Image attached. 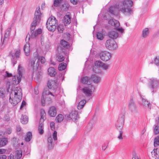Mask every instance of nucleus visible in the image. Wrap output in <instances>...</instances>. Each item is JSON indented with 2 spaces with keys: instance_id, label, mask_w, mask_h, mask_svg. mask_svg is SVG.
<instances>
[{
  "instance_id": "obj_61",
  "label": "nucleus",
  "mask_w": 159,
  "mask_h": 159,
  "mask_svg": "<svg viewBox=\"0 0 159 159\" xmlns=\"http://www.w3.org/2000/svg\"><path fill=\"white\" fill-rule=\"evenodd\" d=\"M26 103L24 100H23L22 102V104L20 107V109H21L24 106L26 105Z\"/></svg>"
},
{
  "instance_id": "obj_40",
  "label": "nucleus",
  "mask_w": 159,
  "mask_h": 159,
  "mask_svg": "<svg viewBox=\"0 0 159 159\" xmlns=\"http://www.w3.org/2000/svg\"><path fill=\"white\" fill-rule=\"evenodd\" d=\"M22 156V152L21 150L16 152L15 157L17 159H20Z\"/></svg>"
},
{
  "instance_id": "obj_33",
  "label": "nucleus",
  "mask_w": 159,
  "mask_h": 159,
  "mask_svg": "<svg viewBox=\"0 0 159 159\" xmlns=\"http://www.w3.org/2000/svg\"><path fill=\"white\" fill-rule=\"evenodd\" d=\"M43 126L44 125L43 123H39L38 129L39 130V132L40 134H42L43 133Z\"/></svg>"
},
{
  "instance_id": "obj_4",
  "label": "nucleus",
  "mask_w": 159,
  "mask_h": 159,
  "mask_svg": "<svg viewBox=\"0 0 159 159\" xmlns=\"http://www.w3.org/2000/svg\"><path fill=\"white\" fill-rule=\"evenodd\" d=\"M57 21L54 16H51L48 20L46 23V27L48 30L51 31L53 32L56 28V25Z\"/></svg>"
},
{
  "instance_id": "obj_54",
  "label": "nucleus",
  "mask_w": 159,
  "mask_h": 159,
  "mask_svg": "<svg viewBox=\"0 0 159 159\" xmlns=\"http://www.w3.org/2000/svg\"><path fill=\"white\" fill-rule=\"evenodd\" d=\"M39 58L40 59L41 62L42 63H44L46 61L45 59L43 57H41L40 58Z\"/></svg>"
},
{
  "instance_id": "obj_8",
  "label": "nucleus",
  "mask_w": 159,
  "mask_h": 159,
  "mask_svg": "<svg viewBox=\"0 0 159 159\" xmlns=\"http://www.w3.org/2000/svg\"><path fill=\"white\" fill-rule=\"evenodd\" d=\"M23 70V67L21 66L20 65H19L18 66V74L17 76V80H16V76H14L13 78L12 79L14 81H15L13 83V84H17L20 82L22 76L21 71Z\"/></svg>"
},
{
  "instance_id": "obj_42",
  "label": "nucleus",
  "mask_w": 159,
  "mask_h": 159,
  "mask_svg": "<svg viewBox=\"0 0 159 159\" xmlns=\"http://www.w3.org/2000/svg\"><path fill=\"white\" fill-rule=\"evenodd\" d=\"M5 91L3 88H0V97L3 98L5 95Z\"/></svg>"
},
{
  "instance_id": "obj_30",
  "label": "nucleus",
  "mask_w": 159,
  "mask_h": 159,
  "mask_svg": "<svg viewBox=\"0 0 159 159\" xmlns=\"http://www.w3.org/2000/svg\"><path fill=\"white\" fill-rule=\"evenodd\" d=\"M149 34L148 29L147 28L144 29L142 31V36L143 38H146Z\"/></svg>"
},
{
  "instance_id": "obj_19",
  "label": "nucleus",
  "mask_w": 159,
  "mask_h": 159,
  "mask_svg": "<svg viewBox=\"0 0 159 159\" xmlns=\"http://www.w3.org/2000/svg\"><path fill=\"white\" fill-rule=\"evenodd\" d=\"M24 50L25 55L26 56H29L30 55V45L29 43L26 44L24 45Z\"/></svg>"
},
{
  "instance_id": "obj_2",
  "label": "nucleus",
  "mask_w": 159,
  "mask_h": 159,
  "mask_svg": "<svg viewBox=\"0 0 159 159\" xmlns=\"http://www.w3.org/2000/svg\"><path fill=\"white\" fill-rule=\"evenodd\" d=\"M41 15L40 8L39 7H37L35 13L34 20L31 24L30 28L31 38H35L42 33V30L41 29H38L37 30H34L35 26L40 21Z\"/></svg>"
},
{
  "instance_id": "obj_56",
  "label": "nucleus",
  "mask_w": 159,
  "mask_h": 159,
  "mask_svg": "<svg viewBox=\"0 0 159 159\" xmlns=\"http://www.w3.org/2000/svg\"><path fill=\"white\" fill-rule=\"evenodd\" d=\"M11 132V129L10 128H9L7 129L5 132V133L8 134H10Z\"/></svg>"
},
{
  "instance_id": "obj_43",
  "label": "nucleus",
  "mask_w": 159,
  "mask_h": 159,
  "mask_svg": "<svg viewBox=\"0 0 159 159\" xmlns=\"http://www.w3.org/2000/svg\"><path fill=\"white\" fill-rule=\"evenodd\" d=\"M154 145L155 147L159 145V137H157L155 138Z\"/></svg>"
},
{
  "instance_id": "obj_24",
  "label": "nucleus",
  "mask_w": 159,
  "mask_h": 159,
  "mask_svg": "<svg viewBox=\"0 0 159 159\" xmlns=\"http://www.w3.org/2000/svg\"><path fill=\"white\" fill-rule=\"evenodd\" d=\"M48 75L51 76H54L56 74L55 69L53 67L49 68L48 69Z\"/></svg>"
},
{
  "instance_id": "obj_64",
  "label": "nucleus",
  "mask_w": 159,
  "mask_h": 159,
  "mask_svg": "<svg viewBox=\"0 0 159 159\" xmlns=\"http://www.w3.org/2000/svg\"><path fill=\"white\" fill-rule=\"evenodd\" d=\"M12 61V63L13 64V65H14L15 64H16L17 63V60L16 59H14V58L13 57V59L11 60Z\"/></svg>"
},
{
  "instance_id": "obj_53",
  "label": "nucleus",
  "mask_w": 159,
  "mask_h": 159,
  "mask_svg": "<svg viewBox=\"0 0 159 159\" xmlns=\"http://www.w3.org/2000/svg\"><path fill=\"white\" fill-rule=\"evenodd\" d=\"M116 128L120 130H121V129L123 127V126H121L120 124L116 123Z\"/></svg>"
},
{
  "instance_id": "obj_6",
  "label": "nucleus",
  "mask_w": 159,
  "mask_h": 159,
  "mask_svg": "<svg viewBox=\"0 0 159 159\" xmlns=\"http://www.w3.org/2000/svg\"><path fill=\"white\" fill-rule=\"evenodd\" d=\"M109 24L111 25L114 26L116 29L121 33H122L124 31V30L121 27H119L120 25L119 21L114 19H111L109 21Z\"/></svg>"
},
{
  "instance_id": "obj_46",
  "label": "nucleus",
  "mask_w": 159,
  "mask_h": 159,
  "mask_svg": "<svg viewBox=\"0 0 159 159\" xmlns=\"http://www.w3.org/2000/svg\"><path fill=\"white\" fill-rule=\"evenodd\" d=\"M154 63L157 66H159V56H156L155 58Z\"/></svg>"
},
{
  "instance_id": "obj_47",
  "label": "nucleus",
  "mask_w": 159,
  "mask_h": 159,
  "mask_svg": "<svg viewBox=\"0 0 159 159\" xmlns=\"http://www.w3.org/2000/svg\"><path fill=\"white\" fill-rule=\"evenodd\" d=\"M155 128L154 130V133L156 134H157L159 133V127L157 125H154Z\"/></svg>"
},
{
  "instance_id": "obj_7",
  "label": "nucleus",
  "mask_w": 159,
  "mask_h": 159,
  "mask_svg": "<svg viewBox=\"0 0 159 159\" xmlns=\"http://www.w3.org/2000/svg\"><path fill=\"white\" fill-rule=\"evenodd\" d=\"M105 45L107 48L110 50H114L116 49L117 47L115 41L109 39L107 40Z\"/></svg>"
},
{
  "instance_id": "obj_55",
  "label": "nucleus",
  "mask_w": 159,
  "mask_h": 159,
  "mask_svg": "<svg viewBox=\"0 0 159 159\" xmlns=\"http://www.w3.org/2000/svg\"><path fill=\"white\" fill-rule=\"evenodd\" d=\"M47 142L48 143H54L51 136H50L48 138Z\"/></svg>"
},
{
  "instance_id": "obj_34",
  "label": "nucleus",
  "mask_w": 159,
  "mask_h": 159,
  "mask_svg": "<svg viewBox=\"0 0 159 159\" xmlns=\"http://www.w3.org/2000/svg\"><path fill=\"white\" fill-rule=\"evenodd\" d=\"M86 103V101L85 100H83L80 101L78 105V109H81L84 106Z\"/></svg>"
},
{
  "instance_id": "obj_37",
  "label": "nucleus",
  "mask_w": 159,
  "mask_h": 159,
  "mask_svg": "<svg viewBox=\"0 0 159 159\" xmlns=\"http://www.w3.org/2000/svg\"><path fill=\"white\" fill-rule=\"evenodd\" d=\"M39 61L36 62V63L30 68V70H32L33 72L37 70L39 65Z\"/></svg>"
},
{
  "instance_id": "obj_13",
  "label": "nucleus",
  "mask_w": 159,
  "mask_h": 159,
  "mask_svg": "<svg viewBox=\"0 0 159 159\" xmlns=\"http://www.w3.org/2000/svg\"><path fill=\"white\" fill-rule=\"evenodd\" d=\"M158 81L155 78H152L149 82V86L150 88L155 89L157 88L158 85Z\"/></svg>"
},
{
  "instance_id": "obj_31",
  "label": "nucleus",
  "mask_w": 159,
  "mask_h": 159,
  "mask_svg": "<svg viewBox=\"0 0 159 159\" xmlns=\"http://www.w3.org/2000/svg\"><path fill=\"white\" fill-rule=\"evenodd\" d=\"M69 6V5L68 3H65L61 5V8L63 11H66L68 9Z\"/></svg>"
},
{
  "instance_id": "obj_35",
  "label": "nucleus",
  "mask_w": 159,
  "mask_h": 159,
  "mask_svg": "<svg viewBox=\"0 0 159 159\" xmlns=\"http://www.w3.org/2000/svg\"><path fill=\"white\" fill-rule=\"evenodd\" d=\"M66 63L62 62L58 66V69L60 71L64 70L66 68Z\"/></svg>"
},
{
  "instance_id": "obj_32",
  "label": "nucleus",
  "mask_w": 159,
  "mask_h": 159,
  "mask_svg": "<svg viewBox=\"0 0 159 159\" xmlns=\"http://www.w3.org/2000/svg\"><path fill=\"white\" fill-rule=\"evenodd\" d=\"M57 60L59 62H61L64 60V57L61 53H58L57 54Z\"/></svg>"
},
{
  "instance_id": "obj_63",
  "label": "nucleus",
  "mask_w": 159,
  "mask_h": 159,
  "mask_svg": "<svg viewBox=\"0 0 159 159\" xmlns=\"http://www.w3.org/2000/svg\"><path fill=\"white\" fill-rule=\"evenodd\" d=\"M5 149H0V154H3L5 153Z\"/></svg>"
},
{
  "instance_id": "obj_14",
  "label": "nucleus",
  "mask_w": 159,
  "mask_h": 159,
  "mask_svg": "<svg viewBox=\"0 0 159 159\" xmlns=\"http://www.w3.org/2000/svg\"><path fill=\"white\" fill-rule=\"evenodd\" d=\"M118 31L116 29V30H111L109 32L108 35L109 38L112 39H116L119 36V34L117 31Z\"/></svg>"
},
{
  "instance_id": "obj_16",
  "label": "nucleus",
  "mask_w": 159,
  "mask_h": 159,
  "mask_svg": "<svg viewBox=\"0 0 159 159\" xmlns=\"http://www.w3.org/2000/svg\"><path fill=\"white\" fill-rule=\"evenodd\" d=\"M57 110L55 107L52 106L50 108L48 112V114L51 117H53L55 116L57 114Z\"/></svg>"
},
{
  "instance_id": "obj_15",
  "label": "nucleus",
  "mask_w": 159,
  "mask_h": 159,
  "mask_svg": "<svg viewBox=\"0 0 159 159\" xmlns=\"http://www.w3.org/2000/svg\"><path fill=\"white\" fill-rule=\"evenodd\" d=\"M11 30V29L10 28H8L6 30L4 35L2 44H6L8 42Z\"/></svg>"
},
{
  "instance_id": "obj_5",
  "label": "nucleus",
  "mask_w": 159,
  "mask_h": 159,
  "mask_svg": "<svg viewBox=\"0 0 159 159\" xmlns=\"http://www.w3.org/2000/svg\"><path fill=\"white\" fill-rule=\"evenodd\" d=\"M95 88L94 86L89 85L84 87L82 89L83 93L87 96H90L92 95L93 92L94 91Z\"/></svg>"
},
{
  "instance_id": "obj_18",
  "label": "nucleus",
  "mask_w": 159,
  "mask_h": 159,
  "mask_svg": "<svg viewBox=\"0 0 159 159\" xmlns=\"http://www.w3.org/2000/svg\"><path fill=\"white\" fill-rule=\"evenodd\" d=\"M125 121V116L122 114L120 115L117 123L120 124L121 126H123Z\"/></svg>"
},
{
  "instance_id": "obj_57",
  "label": "nucleus",
  "mask_w": 159,
  "mask_h": 159,
  "mask_svg": "<svg viewBox=\"0 0 159 159\" xmlns=\"http://www.w3.org/2000/svg\"><path fill=\"white\" fill-rule=\"evenodd\" d=\"M132 159H140L136 153H134L133 155Z\"/></svg>"
},
{
  "instance_id": "obj_49",
  "label": "nucleus",
  "mask_w": 159,
  "mask_h": 159,
  "mask_svg": "<svg viewBox=\"0 0 159 159\" xmlns=\"http://www.w3.org/2000/svg\"><path fill=\"white\" fill-rule=\"evenodd\" d=\"M103 62L100 61H96L95 64V66H98L99 67H102Z\"/></svg>"
},
{
  "instance_id": "obj_11",
  "label": "nucleus",
  "mask_w": 159,
  "mask_h": 159,
  "mask_svg": "<svg viewBox=\"0 0 159 159\" xmlns=\"http://www.w3.org/2000/svg\"><path fill=\"white\" fill-rule=\"evenodd\" d=\"M141 99L142 100V105L143 107L147 110H150L151 105L150 102L142 96H141Z\"/></svg>"
},
{
  "instance_id": "obj_44",
  "label": "nucleus",
  "mask_w": 159,
  "mask_h": 159,
  "mask_svg": "<svg viewBox=\"0 0 159 159\" xmlns=\"http://www.w3.org/2000/svg\"><path fill=\"white\" fill-rule=\"evenodd\" d=\"M97 37L98 39L102 40L103 38L102 34L100 32H98L97 34Z\"/></svg>"
},
{
  "instance_id": "obj_52",
  "label": "nucleus",
  "mask_w": 159,
  "mask_h": 159,
  "mask_svg": "<svg viewBox=\"0 0 159 159\" xmlns=\"http://www.w3.org/2000/svg\"><path fill=\"white\" fill-rule=\"evenodd\" d=\"M57 132L56 131H54L52 134V137L54 141L57 140Z\"/></svg>"
},
{
  "instance_id": "obj_60",
  "label": "nucleus",
  "mask_w": 159,
  "mask_h": 159,
  "mask_svg": "<svg viewBox=\"0 0 159 159\" xmlns=\"http://www.w3.org/2000/svg\"><path fill=\"white\" fill-rule=\"evenodd\" d=\"M70 2L71 3H72L74 5L76 4L77 2V0H70Z\"/></svg>"
},
{
  "instance_id": "obj_59",
  "label": "nucleus",
  "mask_w": 159,
  "mask_h": 159,
  "mask_svg": "<svg viewBox=\"0 0 159 159\" xmlns=\"http://www.w3.org/2000/svg\"><path fill=\"white\" fill-rule=\"evenodd\" d=\"M50 125L52 129H54V123L53 122H51L50 124Z\"/></svg>"
},
{
  "instance_id": "obj_38",
  "label": "nucleus",
  "mask_w": 159,
  "mask_h": 159,
  "mask_svg": "<svg viewBox=\"0 0 159 159\" xmlns=\"http://www.w3.org/2000/svg\"><path fill=\"white\" fill-rule=\"evenodd\" d=\"M63 116L62 114H59L56 117V120L57 122H61L63 121Z\"/></svg>"
},
{
  "instance_id": "obj_3",
  "label": "nucleus",
  "mask_w": 159,
  "mask_h": 159,
  "mask_svg": "<svg viewBox=\"0 0 159 159\" xmlns=\"http://www.w3.org/2000/svg\"><path fill=\"white\" fill-rule=\"evenodd\" d=\"M22 98V90L19 87H17L11 91L10 95L9 102L13 106H14L20 102Z\"/></svg>"
},
{
  "instance_id": "obj_25",
  "label": "nucleus",
  "mask_w": 159,
  "mask_h": 159,
  "mask_svg": "<svg viewBox=\"0 0 159 159\" xmlns=\"http://www.w3.org/2000/svg\"><path fill=\"white\" fill-rule=\"evenodd\" d=\"M20 121L21 123L23 124H27L28 122V117L22 115L20 118Z\"/></svg>"
},
{
  "instance_id": "obj_22",
  "label": "nucleus",
  "mask_w": 159,
  "mask_h": 159,
  "mask_svg": "<svg viewBox=\"0 0 159 159\" xmlns=\"http://www.w3.org/2000/svg\"><path fill=\"white\" fill-rule=\"evenodd\" d=\"M91 79L94 83L97 84L100 82L101 78L98 76L96 75H93L91 76Z\"/></svg>"
},
{
  "instance_id": "obj_45",
  "label": "nucleus",
  "mask_w": 159,
  "mask_h": 159,
  "mask_svg": "<svg viewBox=\"0 0 159 159\" xmlns=\"http://www.w3.org/2000/svg\"><path fill=\"white\" fill-rule=\"evenodd\" d=\"M54 145V143H48L47 142V147L48 149H52Z\"/></svg>"
},
{
  "instance_id": "obj_12",
  "label": "nucleus",
  "mask_w": 159,
  "mask_h": 159,
  "mask_svg": "<svg viewBox=\"0 0 159 159\" xmlns=\"http://www.w3.org/2000/svg\"><path fill=\"white\" fill-rule=\"evenodd\" d=\"M129 109L133 112H135L136 111V107L134 101L132 98L130 99L128 105Z\"/></svg>"
},
{
  "instance_id": "obj_29",
  "label": "nucleus",
  "mask_w": 159,
  "mask_h": 159,
  "mask_svg": "<svg viewBox=\"0 0 159 159\" xmlns=\"http://www.w3.org/2000/svg\"><path fill=\"white\" fill-rule=\"evenodd\" d=\"M39 58L38 57H34L31 59V62L30 64V68L35 64L36 62H39Z\"/></svg>"
},
{
  "instance_id": "obj_10",
  "label": "nucleus",
  "mask_w": 159,
  "mask_h": 159,
  "mask_svg": "<svg viewBox=\"0 0 159 159\" xmlns=\"http://www.w3.org/2000/svg\"><path fill=\"white\" fill-rule=\"evenodd\" d=\"M100 58L103 61H107L111 57V54L110 52L105 51L101 52L99 55Z\"/></svg>"
},
{
  "instance_id": "obj_20",
  "label": "nucleus",
  "mask_w": 159,
  "mask_h": 159,
  "mask_svg": "<svg viewBox=\"0 0 159 159\" xmlns=\"http://www.w3.org/2000/svg\"><path fill=\"white\" fill-rule=\"evenodd\" d=\"M41 118L40 120L39 123H43L46 119V114L45 111L43 109H41L40 111Z\"/></svg>"
},
{
  "instance_id": "obj_27",
  "label": "nucleus",
  "mask_w": 159,
  "mask_h": 159,
  "mask_svg": "<svg viewBox=\"0 0 159 159\" xmlns=\"http://www.w3.org/2000/svg\"><path fill=\"white\" fill-rule=\"evenodd\" d=\"M20 53V50L19 49L16 50L14 53H10V55L12 56V57H16V58H19Z\"/></svg>"
},
{
  "instance_id": "obj_36",
  "label": "nucleus",
  "mask_w": 159,
  "mask_h": 159,
  "mask_svg": "<svg viewBox=\"0 0 159 159\" xmlns=\"http://www.w3.org/2000/svg\"><path fill=\"white\" fill-rule=\"evenodd\" d=\"M32 138V134L30 132L27 133L26 135V137L25 138V140L26 142H29L31 140Z\"/></svg>"
},
{
  "instance_id": "obj_62",
  "label": "nucleus",
  "mask_w": 159,
  "mask_h": 159,
  "mask_svg": "<svg viewBox=\"0 0 159 159\" xmlns=\"http://www.w3.org/2000/svg\"><path fill=\"white\" fill-rule=\"evenodd\" d=\"M7 156L5 155H0V159H6Z\"/></svg>"
},
{
  "instance_id": "obj_41",
  "label": "nucleus",
  "mask_w": 159,
  "mask_h": 159,
  "mask_svg": "<svg viewBox=\"0 0 159 159\" xmlns=\"http://www.w3.org/2000/svg\"><path fill=\"white\" fill-rule=\"evenodd\" d=\"M58 31L60 33H62L64 30V26L62 25H59L57 27Z\"/></svg>"
},
{
  "instance_id": "obj_17",
  "label": "nucleus",
  "mask_w": 159,
  "mask_h": 159,
  "mask_svg": "<svg viewBox=\"0 0 159 159\" xmlns=\"http://www.w3.org/2000/svg\"><path fill=\"white\" fill-rule=\"evenodd\" d=\"M71 17L68 15H66L64 17V19L63 20V22L65 26L71 23Z\"/></svg>"
},
{
  "instance_id": "obj_50",
  "label": "nucleus",
  "mask_w": 159,
  "mask_h": 159,
  "mask_svg": "<svg viewBox=\"0 0 159 159\" xmlns=\"http://www.w3.org/2000/svg\"><path fill=\"white\" fill-rule=\"evenodd\" d=\"M61 0H55L54 2V5L55 7H57L61 2Z\"/></svg>"
},
{
  "instance_id": "obj_21",
  "label": "nucleus",
  "mask_w": 159,
  "mask_h": 159,
  "mask_svg": "<svg viewBox=\"0 0 159 159\" xmlns=\"http://www.w3.org/2000/svg\"><path fill=\"white\" fill-rule=\"evenodd\" d=\"M81 80L83 84H90L91 81L90 78L87 76L83 77Z\"/></svg>"
},
{
  "instance_id": "obj_51",
  "label": "nucleus",
  "mask_w": 159,
  "mask_h": 159,
  "mask_svg": "<svg viewBox=\"0 0 159 159\" xmlns=\"http://www.w3.org/2000/svg\"><path fill=\"white\" fill-rule=\"evenodd\" d=\"M120 134L118 136V138L120 140V141H122L123 140V137H122V135L123 134V132L121 130H120Z\"/></svg>"
},
{
  "instance_id": "obj_48",
  "label": "nucleus",
  "mask_w": 159,
  "mask_h": 159,
  "mask_svg": "<svg viewBox=\"0 0 159 159\" xmlns=\"http://www.w3.org/2000/svg\"><path fill=\"white\" fill-rule=\"evenodd\" d=\"M109 65L103 63L101 67H102L103 70H107L109 69Z\"/></svg>"
},
{
  "instance_id": "obj_1",
  "label": "nucleus",
  "mask_w": 159,
  "mask_h": 159,
  "mask_svg": "<svg viewBox=\"0 0 159 159\" xmlns=\"http://www.w3.org/2000/svg\"><path fill=\"white\" fill-rule=\"evenodd\" d=\"M133 4L131 0H124L116 3V6H111L108 9L109 11L114 15L118 14V11L125 15L129 16L131 14L132 10L131 7Z\"/></svg>"
},
{
  "instance_id": "obj_58",
  "label": "nucleus",
  "mask_w": 159,
  "mask_h": 159,
  "mask_svg": "<svg viewBox=\"0 0 159 159\" xmlns=\"http://www.w3.org/2000/svg\"><path fill=\"white\" fill-rule=\"evenodd\" d=\"M3 119L4 120H5L7 121H8L10 120V118L8 115H5L4 116Z\"/></svg>"
},
{
  "instance_id": "obj_28",
  "label": "nucleus",
  "mask_w": 159,
  "mask_h": 159,
  "mask_svg": "<svg viewBox=\"0 0 159 159\" xmlns=\"http://www.w3.org/2000/svg\"><path fill=\"white\" fill-rule=\"evenodd\" d=\"M7 142V138H1L0 139V147L6 145Z\"/></svg>"
},
{
  "instance_id": "obj_26",
  "label": "nucleus",
  "mask_w": 159,
  "mask_h": 159,
  "mask_svg": "<svg viewBox=\"0 0 159 159\" xmlns=\"http://www.w3.org/2000/svg\"><path fill=\"white\" fill-rule=\"evenodd\" d=\"M61 45L64 48H68L70 47V45L68 43L64 40H61Z\"/></svg>"
},
{
  "instance_id": "obj_39",
  "label": "nucleus",
  "mask_w": 159,
  "mask_h": 159,
  "mask_svg": "<svg viewBox=\"0 0 159 159\" xmlns=\"http://www.w3.org/2000/svg\"><path fill=\"white\" fill-rule=\"evenodd\" d=\"M55 84L54 81L52 80H49L48 82V88L50 89H54V87L53 86V85Z\"/></svg>"
},
{
  "instance_id": "obj_23",
  "label": "nucleus",
  "mask_w": 159,
  "mask_h": 159,
  "mask_svg": "<svg viewBox=\"0 0 159 159\" xmlns=\"http://www.w3.org/2000/svg\"><path fill=\"white\" fill-rule=\"evenodd\" d=\"M151 153L153 157L155 158H159V149L154 148L153 150V152L152 151Z\"/></svg>"
},
{
  "instance_id": "obj_9",
  "label": "nucleus",
  "mask_w": 159,
  "mask_h": 159,
  "mask_svg": "<svg viewBox=\"0 0 159 159\" xmlns=\"http://www.w3.org/2000/svg\"><path fill=\"white\" fill-rule=\"evenodd\" d=\"M79 118L77 112L75 110L72 111L69 114L67 115L66 120L67 121L72 120L75 121Z\"/></svg>"
}]
</instances>
